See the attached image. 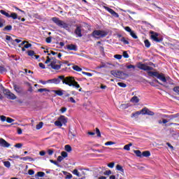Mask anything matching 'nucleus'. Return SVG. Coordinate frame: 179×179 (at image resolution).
I'll list each match as a JSON object with an SVG mask.
<instances>
[{
	"label": "nucleus",
	"instance_id": "1",
	"mask_svg": "<svg viewBox=\"0 0 179 179\" xmlns=\"http://www.w3.org/2000/svg\"><path fill=\"white\" fill-rule=\"evenodd\" d=\"M61 80H62L63 85H67V86H70V87H76V89L80 87V85L75 80V78L71 76L65 78V76H59L58 78L48 80V83H54V85H59Z\"/></svg>",
	"mask_w": 179,
	"mask_h": 179
},
{
	"label": "nucleus",
	"instance_id": "2",
	"mask_svg": "<svg viewBox=\"0 0 179 179\" xmlns=\"http://www.w3.org/2000/svg\"><path fill=\"white\" fill-rule=\"evenodd\" d=\"M137 68H138V69H141L142 71H148L147 73L148 76L157 78V79H159L162 82H164V83H166V82H167V79L166 78V76L163 73H159V72L157 71H153V67L152 66H149L145 64L139 62L138 64Z\"/></svg>",
	"mask_w": 179,
	"mask_h": 179
},
{
	"label": "nucleus",
	"instance_id": "3",
	"mask_svg": "<svg viewBox=\"0 0 179 179\" xmlns=\"http://www.w3.org/2000/svg\"><path fill=\"white\" fill-rule=\"evenodd\" d=\"M52 21L53 23H55V24H57V26H58L59 27H63V29H68L69 27V25L68 24L59 20V18L57 17H53L52 18Z\"/></svg>",
	"mask_w": 179,
	"mask_h": 179
},
{
	"label": "nucleus",
	"instance_id": "4",
	"mask_svg": "<svg viewBox=\"0 0 179 179\" xmlns=\"http://www.w3.org/2000/svg\"><path fill=\"white\" fill-rule=\"evenodd\" d=\"M108 34V31H103V30H94L92 32V37L94 38H103L106 37Z\"/></svg>",
	"mask_w": 179,
	"mask_h": 179
},
{
	"label": "nucleus",
	"instance_id": "5",
	"mask_svg": "<svg viewBox=\"0 0 179 179\" xmlns=\"http://www.w3.org/2000/svg\"><path fill=\"white\" fill-rule=\"evenodd\" d=\"M110 73L113 75V76H115V78H117L118 79H126V78L129 76L128 74L122 71H111Z\"/></svg>",
	"mask_w": 179,
	"mask_h": 179
},
{
	"label": "nucleus",
	"instance_id": "6",
	"mask_svg": "<svg viewBox=\"0 0 179 179\" xmlns=\"http://www.w3.org/2000/svg\"><path fill=\"white\" fill-rule=\"evenodd\" d=\"M150 34H151L150 38L152 41H155V43H162V41H163V38H159V33L150 31Z\"/></svg>",
	"mask_w": 179,
	"mask_h": 179
},
{
	"label": "nucleus",
	"instance_id": "7",
	"mask_svg": "<svg viewBox=\"0 0 179 179\" xmlns=\"http://www.w3.org/2000/svg\"><path fill=\"white\" fill-rule=\"evenodd\" d=\"M46 61L45 62V64H48V66H51L52 65H55V64H61V62L59 60H57L55 59V57H50L48 56Z\"/></svg>",
	"mask_w": 179,
	"mask_h": 179
},
{
	"label": "nucleus",
	"instance_id": "8",
	"mask_svg": "<svg viewBox=\"0 0 179 179\" xmlns=\"http://www.w3.org/2000/svg\"><path fill=\"white\" fill-rule=\"evenodd\" d=\"M3 94L5 96H6L7 99H9V100H16L17 96L15 95V94L10 92V90L8 89H4L3 90Z\"/></svg>",
	"mask_w": 179,
	"mask_h": 179
},
{
	"label": "nucleus",
	"instance_id": "9",
	"mask_svg": "<svg viewBox=\"0 0 179 179\" xmlns=\"http://www.w3.org/2000/svg\"><path fill=\"white\" fill-rule=\"evenodd\" d=\"M0 146H1V148H9V146H10V144L8 143L6 141H5V139L1 138Z\"/></svg>",
	"mask_w": 179,
	"mask_h": 179
},
{
	"label": "nucleus",
	"instance_id": "10",
	"mask_svg": "<svg viewBox=\"0 0 179 179\" xmlns=\"http://www.w3.org/2000/svg\"><path fill=\"white\" fill-rule=\"evenodd\" d=\"M105 9L106 10H108V12H109V13H110V15H113L114 16V17H120V15H118V13H117L115 11H114V10H113V8H110L108 7H105Z\"/></svg>",
	"mask_w": 179,
	"mask_h": 179
},
{
	"label": "nucleus",
	"instance_id": "11",
	"mask_svg": "<svg viewBox=\"0 0 179 179\" xmlns=\"http://www.w3.org/2000/svg\"><path fill=\"white\" fill-rule=\"evenodd\" d=\"M142 111H143V115H145L146 114L147 115H155V113L149 110L148 108H143Z\"/></svg>",
	"mask_w": 179,
	"mask_h": 179
},
{
	"label": "nucleus",
	"instance_id": "12",
	"mask_svg": "<svg viewBox=\"0 0 179 179\" xmlns=\"http://www.w3.org/2000/svg\"><path fill=\"white\" fill-rule=\"evenodd\" d=\"M66 48L69 51H78V45L74 44L67 45Z\"/></svg>",
	"mask_w": 179,
	"mask_h": 179
},
{
	"label": "nucleus",
	"instance_id": "13",
	"mask_svg": "<svg viewBox=\"0 0 179 179\" xmlns=\"http://www.w3.org/2000/svg\"><path fill=\"white\" fill-rule=\"evenodd\" d=\"M75 34L78 37H82V27L77 26L76 29L74 31Z\"/></svg>",
	"mask_w": 179,
	"mask_h": 179
},
{
	"label": "nucleus",
	"instance_id": "14",
	"mask_svg": "<svg viewBox=\"0 0 179 179\" xmlns=\"http://www.w3.org/2000/svg\"><path fill=\"white\" fill-rule=\"evenodd\" d=\"M27 54L29 57H31L32 58L34 57L36 59H38V58H40V55H36L34 50H28Z\"/></svg>",
	"mask_w": 179,
	"mask_h": 179
},
{
	"label": "nucleus",
	"instance_id": "15",
	"mask_svg": "<svg viewBox=\"0 0 179 179\" xmlns=\"http://www.w3.org/2000/svg\"><path fill=\"white\" fill-rule=\"evenodd\" d=\"M118 38H120V41H122V43H124L125 45L129 44V41H128L127 39H125V37L122 36L121 34H117Z\"/></svg>",
	"mask_w": 179,
	"mask_h": 179
},
{
	"label": "nucleus",
	"instance_id": "16",
	"mask_svg": "<svg viewBox=\"0 0 179 179\" xmlns=\"http://www.w3.org/2000/svg\"><path fill=\"white\" fill-rule=\"evenodd\" d=\"M58 120L60 121L64 125L66 124V122H68V117H65L64 115H61L59 118Z\"/></svg>",
	"mask_w": 179,
	"mask_h": 179
},
{
	"label": "nucleus",
	"instance_id": "17",
	"mask_svg": "<svg viewBox=\"0 0 179 179\" xmlns=\"http://www.w3.org/2000/svg\"><path fill=\"white\" fill-rule=\"evenodd\" d=\"M13 89L17 93H22L23 92L22 87L16 84H13Z\"/></svg>",
	"mask_w": 179,
	"mask_h": 179
},
{
	"label": "nucleus",
	"instance_id": "18",
	"mask_svg": "<svg viewBox=\"0 0 179 179\" xmlns=\"http://www.w3.org/2000/svg\"><path fill=\"white\" fill-rule=\"evenodd\" d=\"M179 117V113H176L175 115H165V118H169V120H174V118H178Z\"/></svg>",
	"mask_w": 179,
	"mask_h": 179
},
{
	"label": "nucleus",
	"instance_id": "19",
	"mask_svg": "<svg viewBox=\"0 0 179 179\" xmlns=\"http://www.w3.org/2000/svg\"><path fill=\"white\" fill-rule=\"evenodd\" d=\"M141 114H143V111H142V109L141 110H138L135 113H133L131 114V118H134V117H138V115H141Z\"/></svg>",
	"mask_w": 179,
	"mask_h": 179
},
{
	"label": "nucleus",
	"instance_id": "20",
	"mask_svg": "<svg viewBox=\"0 0 179 179\" xmlns=\"http://www.w3.org/2000/svg\"><path fill=\"white\" fill-rule=\"evenodd\" d=\"M52 69H55V71H59V69H61V64H52V66H50Z\"/></svg>",
	"mask_w": 179,
	"mask_h": 179
},
{
	"label": "nucleus",
	"instance_id": "21",
	"mask_svg": "<svg viewBox=\"0 0 179 179\" xmlns=\"http://www.w3.org/2000/svg\"><path fill=\"white\" fill-rule=\"evenodd\" d=\"M53 93L57 94V96H63L64 95V91L63 90H52Z\"/></svg>",
	"mask_w": 179,
	"mask_h": 179
},
{
	"label": "nucleus",
	"instance_id": "22",
	"mask_svg": "<svg viewBox=\"0 0 179 179\" xmlns=\"http://www.w3.org/2000/svg\"><path fill=\"white\" fill-rule=\"evenodd\" d=\"M150 156V151H143L142 152V157H149Z\"/></svg>",
	"mask_w": 179,
	"mask_h": 179
},
{
	"label": "nucleus",
	"instance_id": "23",
	"mask_svg": "<svg viewBox=\"0 0 179 179\" xmlns=\"http://www.w3.org/2000/svg\"><path fill=\"white\" fill-rule=\"evenodd\" d=\"M130 101L131 103H139V98H138L136 96H134L131 99Z\"/></svg>",
	"mask_w": 179,
	"mask_h": 179
},
{
	"label": "nucleus",
	"instance_id": "24",
	"mask_svg": "<svg viewBox=\"0 0 179 179\" xmlns=\"http://www.w3.org/2000/svg\"><path fill=\"white\" fill-rule=\"evenodd\" d=\"M8 17H11L12 19L15 20V19H17V14L16 13H10Z\"/></svg>",
	"mask_w": 179,
	"mask_h": 179
},
{
	"label": "nucleus",
	"instance_id": "25",
	"mask_svg": "<svg viewBox=\"0 0 179 179\" xmlns=\"http://www.w3.org/2000/svg\"><path fill=\"white\" fill-rule=\"evenodd\" d=\"M64 149H65L66 152H68L69 153L72 152V147H71V145H66L64 146Z\"/></svg>",
	"mask_w": 179,
	"mask_h": 179
},
{
	"label": "nucleus",
	"instance_id": "26",
	"mask_svg": "<svg viewBox=\"0 0 179 179\" xmlns=\"http://www.w3.org/2000/svg\"><path fill=\"white\" fill-rule=\"evenodd\" d=\"M12 30V25H7L3 29V31H10Z\"/></svg>",
	"mask_w": 179,
	"mask_h": 179
},
{
	"label": "nucleus",
	"instance_id": "27",
	"mask_svg": "<svg viewBox=\"0 0 179 179\" xmlns=\"http://www.w3.org/2000/svg\"><path fill=\"white\" fill-rule=\"evenodd\" d=\"M144 44H145V46L146 47V48H150V41H149V40L148 39H145L144 41Z\"/></svg>",
	"mask_w": 179,
	"mask_h": 179
},
{
	"label": "nucleus",
	"instance_id": "28",
	"mask_svg": "<svg viewBox=\"0 0 179 179\" xmlns=\"http://www.w3.org/2000/svg\"><path fill=\"white\" fill-rule=\"evenodd\" d=\"M0 13H1V15H3V16H6V17H9V13L5 11L4 10H0Z\"/></svg>",
	"mask_w": 179,
	"mask_h": 179
},
{
	"label": "nucleus",
	"instance_id": "29",
	"mask_svg": "<svg viewBox=\"0 0 179 179\" xmlns=\"http://www.w3.org/2000/svg\"><path fill=\"white\" fill-rule=\"evenodd\" d=\"M73 69L74 71H76V72H81V71H82V69L80 67H79V66H78V65L73 66Z\"/></svg>",
	"mask_w": 179,
	"mask_h": 179
},
{
	"label": "nucleus",
	"instance_id": "30",
	"mask_svg": "<svg viewBox=\"0 0 179 179\" xmlns=\"http://www.w3.org/2000/svg\"><path fill=\"white\" fill-rule=\"evenodd\" d=\"M116 170H117V171H120L121 173H124V169L122 168V166L120 164H117L116 166Z\"/></svg>",
	"mask_w": 179,
	"mask_h": 179
},
{
	"label": "nucleus",
	"instance_id": "31",
	"mask_svg": "<svg viewBox=\"0 0 179 179\" xmlns=\"http://www.w3.org/2000/svg\"><path fill=\"white\" fill-rule=\"evenodd\" d=\"M131 146H132V143H131L127 145H125L124 146V150H131Z\"/></svg>",
	"mask_w": 179,
	"mask_h": 179
},
{
	"label": "nucleus",
	"instance_id": "32",
	"mask_svg": "<svg viewBox=\"0 0 179 179\" xmlns=\"http://www.w3.org/2000/svg\"><path fill=\"white\" fill-rule=\"evenodd\" d=\"M134 153L138 156V157H142V152H141V150H134Z\"/></svg>",
	"mask_w": 179,
	"mask_h": 179
},
{
	"label": "nucleus",
	"instance_id": "33",
	"mask_svg": "<svg viewBox=\"0 0 179 179\" xmlns=\"http://www.w3.org/2000/svg\"><path fill=\"white\" fill-rule=\"evenodd\" d=\"M22 160H24V162H26V160H29V162H33L34 159L31 157H24L21 158Z\"/></svg>",
	"mask_w": 179,
	"mask_h": 179
},
{
	"label": "nucleus",
	"instance_id": "34",
	"mask_svg": "<svg viewBox=\"0 0 179 179\" xmlns=\"http://www.w3.org/2000/svg\"><path fill=\"white\" fill-rule=\"evenodd\" d=\"M43 122H40L38 124H36V129H41L43 128Z\"/></svg>",
	"mask_w": 179,
	"mask_h": 179
},
{
	"label": "nucleus",
	"instance_id": "35",
	"mask_svg": "<svg viewBox=\"0 0 179 179\" xmlns=\"http://www.w3.org/2000/svg\"><path fill=\"white\" fill-rule=\"evenodd\" d=\"M69 136L70 139H73L76 136V135L73 134L72 131H69Z\"/></svg>",
	"mask_w": 179,
	"mask_h": 179
},
{
	"label": "nucleus",
	"instance_id": "36",
	"mask_svg": "<svg viewBox=\"0 0 179 179\" xmlns=\"http://www.w3.org/2000/svg\"><path fill=\"white\" fill-rule=\"evenodd\" d=\"M3 165L5 167H7V169H9V167H10V162L9 161H5L3 162Z\"/></svg>",
	"mask_w": 179,
	"mask_h": 179
},
{
	"label": "nucleus",
	"instance_id": "37",
	"mask_svg": "<svg viewBox=\"0 0 179 179\" xmlns=\"http://www.w3.org/2000/svg\"><path fill=\"white\" fill-rule=\"evenodd\" d=\"M55 125H56V127H62V123L60 120H57L55 122Z\"/></svg>",
	"mask_w": 179,
	"mask_h": 179
},
{
	"label": "nucleus",
	"instance_id": "38",
	"mask_svg": "<svg viewBox=\"0 0 179 179\" xmlns=\"http://www.w3.org/2000/svg\"><path fill=\"white\" fill-rule=\"evenodd\" d=\"M50 163H52V164H55L57 167H61V165H59V164H58V162L57 161H54L52 159H50Z\"/></svg>",
	"mask_w": 179,
	"mask_h": 179
},
{
	"label": "nucleus",
	"instance_id": "39",
	"mask_svg": "<svg viewBox=\"0 0 179 179\" xmlns=\"http://www.w3.org/2000/svg\"><path fill=\"white\" fill-rule=\"evenodd\" d=\"M6 68L3 66H0V73H3V72H6Z\"/></svg>",
	"mask_w": 179,
	"mask_h": 179
},
{
	"label": "nucleus",
	"instance_id": "40",
	"mask_svg": "<svg viewBox=\"0 0 179 179\" xmlns=\"http://www.w3.org/2000/svg\"><path fill=\"white\" fill-rule=\"evenodd\" d=\"M39 93H43V92H50V90H47L46 88H40L38 90Z\"/></svg>",
	"mask_w": 179,
	"mask_h": 179
},
{
	"label": "nucleus",
	"instance_id": "41",
	"mask_svg": "<svg viewBox=\"0 0 179 179\" xmlns=\"http://www.w3.org/2000/svg\"><path fill=\"white\" fill-rule=\"evenodd\" d=\"M73 174H74V176H77V177H80V174L79 173L78 169H74L73 171Z\"/></svg>",
	"mask_w": 179,
	"mask_h": 179
},
{
	"label": "nucleus",
	"instance_id": "42",
	"mask_svg": "<svg viewBox=\"0 0 179 179\" xmlns=\"http://www.w3.org/2000/svg\"><path fill=\"white\" fill-rule=\"evenodd\" d=\"M130 36H131L133 38H138V36H136V34H135L134 31H131V32H130Z\"/></svg>",
	"mask_w": 179,
	"mask_h": 179
},
{
	"label": "nucleus",
	"instance_id": "43",
	"mask_svg": "<svg viewBox=\"0 0 179 179\" xmlns=\"http://www.w3.org/2000/svg\"><path fill=\"white\" fill-rule=\"evenodd\" d=\"M96 134L98 136V138H101V133L100 132V129H99V128H96Z\"/></svg>",
	"mask_w": 179,
	"mask_h": 179
},
{
	"label": "nucleus",
	"instance_id": "44",
	"mask_svg": "<svg viewBox=\"0 0 179 179\" xmlns=\"http://www.w3.org/2000/svg\"><path fill=\"white\" fill-rule=\"evenodd\" d=\"M37 177H44L45 173L44 172L39 171L36 173Z\"/></svg>",
	"mask_w": 179,
	"mask_h": 179
},
{
	"label": "nucleus",
	"instance_id": "45",
	"mask_svg": "<svg viewBox=\"0 0 179 179\" xmlns=\"http://www.w3.org/2000/svg\"><path fill=\"white\" fill-rule=\"evenodd\" d=\"M61 155L64 159L68 157V152L63 151L61 152Z\"/></svg>",
	"mask_w": 179,
	"mask_h": 179
},
{
	"label": "nucleus",
	"instance_id": "46",
	"mask_svg": "<svg viewBox=\"0 0 179 179\" xmlns=\"http://www.w3.org/2000/svg\"><path fill=\"white\" fill-rule=\"evenodd\" d=\"M126 68H127V69H135V68H136V66H134V65H132V64H129V65H127V66H126Z\"/></svg>",
	"mask_w": 179,
	"mask_h": 179
},
{
	"label": "nucleus",
	"instance_id": "47",
	"mask_svg": "<svg viewBox=\"0 0 179 179\" xmlns=\"http://www.w3.org/2000/svg\"><path fill=\"white\" fill-rule=\"evenodd\" d=\"M173 92H175V93H177L179 96V86H176L173 87Z\"/></svg>",
	"mask_w": 179,
	"mask_h": 179
},
{
	"label": "nucleus",
	"instance_id": "48",
	"mask_svg": "<svg viewBox=\"0 0 179 179\" xmlns=\"http://www.w3.org/2000/svg\"><path fill=\"white\" fill-rule=\"evenodd\" d=\"M52 40V38L51 36H49L46 38L45 41L48 44H50Z\"/></svg>",
	"mask_w": 179,
	"mask_h": 179
},
{
	"label": "nucleus",
	"instance_id": "49",
	"mask_svg": "<svg viewBox=\"0 0 179 179\" xmlns=\"http://www.w3.org/2000/svg\"><path fill=\"white\" fill-rule=\"evenodd\" d=\"M15 121V120L10 118V117H7L6 119V122H8V124H12V122H13Z\"/></svg>",
	"mask_w": 179,
	"mask_h": 179
},
{
	"label": "nucleus",
	"instance_id": "50",
	"mask_svg": "<svg viewBox=\"0 0 179 179\" xmlns=\"http://www.w3.org/2000/svg\"><path fill=\"white\" fill-rule=\"evenodd\" d=\"M111 145H115V143L113 141H108L105 143L106 146H110Z\"/></svg>",
	"mask_w": 179,
	"mask_h": 179
},
{
	"label": "nucleus",
	"instance_id": "51",
	"mask_svg": "<svg viewBox=\"0 0 179 179\" xmlns=\"http://www.w3.org/2000/svg\"><path fill=\"white\" fill-rule=\"evenodd\" d=\"M117 85L120 86V87H125L127 86V84L124 83H117Z\"/></svg>",
	"mask_w": 179,
	"mask_h": 179
},
{
	"label": "nucleus",
	"instance_id": "52",
	"mask_svg": "<svg viewBox=\"0 0 179 179\" xmlns=\"http://www.w3.org/2000/svg\"><path fill=\"white\" fill-rule=\"evenodd\" d=\"M123 57H124V58H129V55H128V52L124 51L123 52Z\"/></svg>",
	"mask_w": 179,
	"mask_h": 179
},
{
	"label": "nucleus",
	"instance_id": "53",
	"mask_svg": "<svg viewBox=\"0 0 179 179\" xmlns=\"http://www.w3.org/2000/svg\"><path fill=\"white\" fill-rule=\"evenodd\" d=\"M0 118H1V121H2V122H5V121H6V120H7L6 116H5V115L0 116Z\"/></svg>",
	"mask_w": 179,
	"mask_h": 179
},
{
	"label": "nucleus",
	"instance_id": "54",
	"mask_svg": "<svg viewBox=\"0 0 179 179\" xmlns=\"http://www.w3.org/2000/svg\"><path fill=\"white\" fill-rule=\"evenodd\" d=\"M6 40H7V41H13V39L12 38V36H8V35L6 36Z\"/></svg>",
	"mask_w": 179,
	"mask_h": 179
},
{
	"label": "nucleus",
	"instance_id": "55",
	"mask_svg": "<svg viewBox=\"0 0 179 179\" xmlns=\"http://www.w3.org/2000/svg\"><path fill=\"white\" fill-rule=\"evenodd\" d=\"M114 58H115L116 59H121L122 58V55H115Z\"/></svg>",
	"mask_w": 179,
	"mask_h": 179
},
{
	"label": "nucleus",
	"instance_id": "56",
	"mask_svg": "<svg viewBox=\"0 0 179 179\" xmlns=\"http://www.w3.org/2000/svg\"><path fill=\"white\" fill-rule=\"evenodd\" d=\"M82 73H83V75H86L87 76H89V77L93 76V74H92L91 73L83 71Z\"/></svg>",
	"mask_w": 179,
	"mask_h": 179
},
{
	"label": "nucleus",
	"instance_id": "57",
	"mask_svg": "<svg viewBox=\"0 0 179 179\" xmlns=\"http://www.w3.org/2000/svg\"><path fill=\"white\" fill-rule=\"evenodd\" d=\"M14 146H15V148H17V149H20V148H22V146H23V144H22V143H17Z\"/></svg>",
	"mask_w": 179,
	"mask_h": 179
},
{
	"label": "nucleus",
	"instance_id": "58",
	"mask_svg": "<svg viewBox=\"0 0 179 179\" xmlns=\"http://www.w3.org/2000/svg\"><path fill=\"white\" fill-rule=\"evenodd\" d=\"M115 164V163L111 162L108 164V167H109L110 169H113V168H114Z\"/></svg>",
	"mask_w": 179,
	"mask_h": 179
},
{
	"label": "nucleus",
	"instance_id": "59",
	"mask_svg": "<svg viewBox=\"0 0 179 179\" xmlns=\"http://www.w3.org/2000/svg\"><path fill=\"white\" fill-rule=\"evenodd\" d=\"M103 174H104V176H110L111 174V171L110 170L106 171L103 173Z\"/></svg>",
	"mask_w": 179,
	"mask_h": 179
},
{
	"label": "nucleus",
	"instance_id": "60",
	"mask_svg": "<svg viewBox=\"0 0 179 179\" xmlns=\"http://www.w3.org/2000/svg\"><path fill=\"white\" fill-rule=\"evenodd\" d=\"M69 101H70L71 103H73L74 104L76 103V101H75L73 97L69 98Z\"/></svg>",
	"mask_w": 179,
	"mask_h": 179
},
{
	"label": "nucleus",
	"instance_id": "61",
	"mask_svg": "<svg viewBox=\"0 0 179 179\" xmlns=\"http://www.w3.org/2000/svg\"><path fill=\"white\" fill-rule=\"evenodd\" d=\"M124 30H126V31H128V33H131L132 31V29H131V27H126L124 28Z\"/></svg>",
	"mask_w": 179,
	"mask_h": 179
},
{
	"label": "nucleus",
	"instance_id": "62",
	"mask_svg": "<svg viewBox=\"0 0 179 179\" xmlns=\"http://www.w3.org/2000/svg\"><path fill=\"white\" fill-rule=\"evenodd\" d=\"M28 174H29V176H33V175L34 174V171L33 169H29V170L28 171Z\"/></svg>",
	"mask_w": 179,
	"mask_h": 179
},
{
	"label": "nucleus",
	"instance_id": "63",
	"mask_svg": "<svg viewBox=\"0 0 179 179\" xmlns=\"http://www.w3.org/2000/svg\"><path fill=\"white\" fill-rule=\"evenodd\" d=\"M38 65H39L40 68H41V69H45V65H44V64L39 63Z\"/></svg>",
	"mask_w": 179,
	"mask_h": 179
},
{
	"label": "nucleus",
	"instance_id": "64",
	"mask_svg": "<svg viewBox=\"0 0 179 179\" xmlns=\"http://www.w3.org/2000/svg\"><path fill=\"white\" fill-rule=\"evenodd\" d=\"M62 160H64V158H63L62 155V156H59L57 157V162H62Z\"/></svg>",
	"mask_w": 179,
	"mask_h": 179
}]
</instances>
